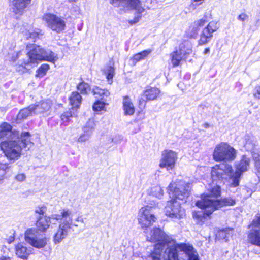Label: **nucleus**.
<instances>
[{
	"mask_svg": "<svg viewBox=\"0 0 260 260\" xmlns=\"http://www.w3.org/2000/svg\"><path fill=\"white\" fill-rule=\"evenodd\" d=\"M25 241L32 247L40 249L47 244L48 239L37 228L28 229L25 232Z\"/></svg>",
	"mask_w": 260,
	"mask_h": 260,
	"instance_id": "8",
	"label": "nucleus"
},
{
	"mask_svg": "<svg viewBox=\"0 0 260 260\" xmlns=\"http://www.w3.org/2000/svg\"><path fill=\"white\" fill-rule=\"evenodd\" d=\"M43 34L40 29H36L35 30H28L25 34V37L27 39H32L34 41L38 38L40 35L42 36Z\"/></svg>",
	"mask_w": 260,
	"mask_h": 260,
	"instance_id": "33",
	"label": "nucleus"
},
{
	"mask_svg": "<svg viewBox=\"0 0 260 260\" xmlns=\"http://www.w3.org/2000/svg\"><path fill=\"white\" fill-rule=\"evenodd\" d=\"M191 188L190 183L181 180L170 184L168 191L170 197L172 199L167 202L165 208L167 216L172 218H181L185 216V210L181 208L180 203L177 199L186 201Z\"/></svg>",
	"mask_w": 260,
	"mask_h": 260,
	"instance_id": "3",
	"label": "nucleus"
},
{
	"mask_svg": "<svg viewBox=\"0 0 260 260\" xmlns=\"http://www.w3.org/2000/svg\"><path fill=\"white\" fill-rule=\"evenodd\" d=\"M79 217H78V218H77L76 219V221H79Z\"/></svg>",
	"mask_w": 260,
	"mask_h": 260,
	"instance_id": "60",
	"label": "nucleus"
},
{
	"mask_svg": "<svg viewBox=\"0 0 260 260\" xmlns=\"http://www.w3.org/2000/svg\"><path fill=\"white\" fill-rule=\"evenodd\" d=\"M146 100L145 97L143 96V94L142 95L139 101V105L140 108H143L145 107Z\"/></svg>",
	"mask_w": 260,
	"mask_h": 260,
	"instance_id": "50",
	"label": "nucleus"
},
{
	"mask_svg": "<svg viewBox=\"0 0 260 260\" xmlns=\"http://www.w3.org/2000/svg\"><path fill=\"white\" fill-rule=\"evenodd\" d=\"M77 1V0H68V2L71 3V2H76Z\"/></svg>",
	"mask_w": 260,
	"mask_h": 260,
	"instance_id": "59",
	"label": "nucleus"
},
{
	"mask_svg": "<svg viewBox=\"0 0 260 260\" xmlns=\"http://www.w3.org/2000/svg\"><path fill=\"white\" fill-rule=\"evenodd\" d=\"M123 7L128 10H135L137 15L135 16L133 20L129 21V23L134 24L138 22L141 18V13L144 12V9L142 4L140 0H122Z\"/></svg>",
	"mask_w": 260,
	"mask_h": 260,
	"instance_id": "13",
	"label": "nucleus"
},
{
	"mask_svg": "<svg viewBox=\"0 0 260 260\" xmlns=\"http://www.w3.org/2000/svg\"><path fill=\"white\" fill-rule=\"evenodd\" d=\"M123 107L124 114L126 115H132L135 113V109L131 99L125 96L123 99Z\"/></svg>",
	"mask_w": 260,
	"mask_h": 260,
	"instance_id": "22",
	"label": "nucleus"
},
{
	"mask_svg": "<svg viewBox=\"0 0 260 260\" xmlns=\"http://www.w3.org/2000/svg\"><path fill=\"white\" fill-rule=\"evenodd\" d=\"M220 193V186H214L208 190V192L203 195L200 200L196 202V205L198 207L205 208V213L207 215H211L215 210L222 207L235 204V201L231 198H225L221 200L213 199L219 196Z\"/></svg>",
	"mask_w": 260,
	"mask_h": 260,
	"instance_id": "6",
	"label": "nucleus"
},
{
	"mask_svg": "<svg viewBox=\"0 0 260 260\" xmlns=\"http://www.w3.org/2000/svg\"><path fill=\"white\" fill-rule=\"evenodd\" d=\"M32 0H13V12L18 15H22L24 9L30 4Z\"/></svg>",
	"mask_w": 260,
	"mask_h": 260,
	"instance_id": "18",
	"label": "nucleus"
},
{
	"mask_svg": "<svg viewBox=\"0 0 260 260\" xmlns=\"http://www.w3.org/2000/svg\"><path fill=\"white\" fill-rule=\"evenodd\" d=\"M103 73L106 75V78L110 84L112 83V79L115 75V69L110 65H106L102 69Z\"/></svg>",
	"mask_w": 260,
	"mask_h": 260,
	"instance_id": "26",
	"label": "nucleus"
},
{
	"mask_svg": "<svg viewBox=\"0 0 260 260\" xmlns=\"http://www.w3.org/2000/svg\"><path fill=\"white\" fill-rule=\"evenodd\" d=\"M46 209L45 206L38 207L35 209V213L43 215L45 212Z\"/></svg>",
	"mask_w": 260,
	"mask_h": 260,
	"instance_id": "49",
	"label": "nucleus"
},
{
	"mask_svg": "<svg viewBox=\"0 0 260 260\" xmlns=\"http://www.w3.org/2000/svg\"><path fill=\"white\" fill-rule=\"evenodd\" d=\"M206 23V21L205 19H203L196 21L193 22L195 26H197L198 28L199 27L204 26Z\"/></svg>",
	"mask_w": 260,
	"mask_h": 260,
	"instance_id": "52",
	"label": "nucleus"
},
{
	"mask_svg": "<svg viewBox=\"0 0 260 260\" xmlns=\"http://www.w3.org/2000/svg\"><path fill=\"white\" fill-rule=\"evenodd\" d=\"M25 54H26V53L23 51H20L17 52H14L12 55V56L11 57V60L13 62H15L16 60H18V62H19L20 59H23V58H25ZM18 63V62H17V63L15 65L16 69V65Z\"/></svg>",
	"mask_w": 260,
	"mask_h": 260,
	"instance_id": "35",
	"label": "nucleus"
},
{
	"mask_svg": "<svg viewBox=\"0 0 260 260\" xmlns=\"http://www.w3.org/2000/svg\"><path fill=\"white\" fill-rule=\"evenodd\" d=\"M43 20L49 28L57 33H60L65 29L66 22L61 17L56 15L47 13L43 16Z\"/></svg>",
	"mask_w": 260,
	"mask_h": 260,
	"instance_id": "11",
	"label": "nucleus"
},
{
	"mask_svg": "<svg viewBox=\"0 0 260 260\" xmlns=\"http://www.w3.org/2000/svg\"><path fill=\"white\" fill-rule=\"evenodd\" d=\"M249 16L245 13H242L239 14L237 17V19L240 21L244 22L248 20Z\"/></svg>",
	"mask_w": 260,
	"mask_h": 260,
	"instance_id": "48",
	"label": "nucleus"
},
{
	"mask_svg": "<svg viewBox=\"0 0 260 260\" xmlns=\"http://www.w3.org/2000/svg\"><path fill=\"white\" fill-rule=\"evenodd\" d=\"M49 69V66L48 64H42L37 70V76L42 77L45 75L46 72Z\"/></svg>",
	"mask_w": 260,
	"mask_h": 260,
	"instance_id": "41",
	"label": "nucleus"
},
{
	"mask_svg": "<svg viewBox=\"0 0 260 260\" xmlns=\"http://www.w3.org/2000/svg\"><path fill=\"white\" fill-rule=\"evenodd\" d=\"M95 126V124L94 120L92 119H89L85 126L83 127V133L88 134L89 136H91Z\"/></svg>",
	"mask_w": 260,
	"mask_h": 260,
	"instance_id": "31",
	"label": "nucleus"
},
{
	"mask_svg": "<svg viewBox=\"0 0 260 260\" xmlns=\"http://www.w3.org/2000/svg\"><path fill=\"white\" fill-rule=\"evenodd\" d=\"M255 99L260 100V86H256L253 92Z\"/></svg>",
	"mask_w": 260,
	"mask_h": 260,
	"instance_id": "47",
	"label": "nucleus"
},
{
	"mask_svg": "<svg viewBox=\"0 0 260 260\" xmlns=\"http://www.w3.org/2000/svg\"><path fill=\"white\" fill-rule=\"evenodd\" d=\"M160 93L158 88L150 87L146 89L143 93V96L147 100H154L157 98Z\"/></svg>",
	"mask_w": 260,
	"mask_h": 260,
	"instance_id": "25",
	"label": "nucleus"
},
{
	"mask_svg": "<svg viewBox=\"0 0 260 260\" xmlns=\"http://www.w3.org/2000/svg\"><path fill=\"white\" fill-rule=\"evenodd\" d=\"M253 252L255 254H260V251H258V250H255V249H253Z\"/></svg>",
	"mask_w": 260,
	"mask_h": 260,
	"instance_id": "58",
	"label": "nucleus"
},
{
	"mask_svg": "<svg viewBox=\"0 0 260 260\" xmlns=\"http://www.w3.org/2000/svg\"><path fill=\"white\" fill-rule=\"evenodd\" d=\"M73 116L72 113L71 111H68L64 112L61 115V118L62 120L64 121H68L69 120V118Z\"/></svg>",
	"mask_w": 260,
	"mask_h": 260,
	"instance_id": "45",
	"label": "nucleus"
},
{
	"mask_svg": "<svg viewBox=\"0 0 260 260\" xmlns=\"http://www.w3.org/2000/svg\"><path fill=\"white\" fill-rule=\"evenodd\" d=\"M122 0H111L110 2L114 7H123V3H122Z\"/></svg>",
	"mask_w": 260,
	"mask_h": 260,
	"instance_id": "51",
	"label": "nucleus"
},
{
	"mask_svg": "<svg viewBox=\"0 0 260 260\" xmlns=\"http://www.w3.org/2000/svg\"><path fill=\"white\" fill-rule=\"evenodd\" d=\"M29 137L28 132H23L19 135L18 139L2 141L0 143L1 149L8 159L14 162L20 157L23 148L29 150L33 145Z\"/></svg>",
	"mask_w": 260,
	"mask_h": 260,
	"instance_id": "5",
	"label": "nucleus"
},
{
	"mask_svg": "<svg viewBox=\"0 0 260 260\" xmlns=\"http://www.w3.org/2000/svg\"><path fill=\"white\" fill-rule=\"evenodd\" d=\"M92 92L95 98L101 99L104 97H108L110 94L108 90L103 89L97 86L93 88Z\"/></svg>",
	"mask_w": 260,
	"mask_h": 260,
	"instance_id": "29",
	"label": "nucleus"
},
{
	"mask_svg": "<svg viewBox=\"0 0 260 260\" xmlns=\"http://www.w3.org/2000/svg\"><path fill=\"white\" fill-rule=\"evenodd\" d=\"M73 116L72 113L71 111H68L64 112L61 115V118L62 120L64 121H68L69 120V118Z\"/></svg>",
	"mask_w": 260,
	"mask_h": 260,
	"instance_id": "46",
	"label": "nucleus"
},
{
	"mask_svg": "<svg viewBox=\"0 0 260 260\" xmlns=\"http://www.w3.org/2000/svg\"><path fill=\"white\" fill-rule=\"evenodd\" d=\"M26 176L24 174H18L15 176V179L18 181L22 182L25 180Z\"/></svg>",
	"mask_w": 260,
	"mask_h": 260,
	"instance_id": "53",
	"label": "nucleus"
},
{
	"mask_svg": "<svg viewBox=\"0 0 260 260\" xmlns=\"http://www.w3.org/2000/svg\"><path fill=\"white\" fill-rule=\"evenodd\" d=\"M147 239L158 242L148 256V260H199L192 246L177 243L159 228H154L147 236Z\"/></svg>",
	"mask_w": 260,
	"mask_h": 260,
	"instance_id": "1",
	"label": "nucleus"
},
{
	"mask_svg": "<svg viewBox=\"0 0 260 260\" xmlns=\"http://www.w3.org/2000/svg\"><path fill=\"white\" fill-rule=\"evenodd\" d=\"M204 209V211H198L193 213V217L196 219L199 222H203L205 219V216H209L210 215H207L205 212V208L199 207Z\"/></svg>",
	"mask_w": 260,
	"mask_h": 260,
	"instance_id": "34",
	"label": "nucleus"
},
{
	"mask_svg": "<svg viewBox=\"0 0 260 260\" xmlns=\"http://www.w3.org/2000/svg\"><path fill=\"white\" fill-rule=\"evenodd\" d=\"M149 194L153 197L160 199L164 194L163 190L160 186L157 185L152 187L148 190Z\"/></svg>",
	"mask_w": 260,
	"mask_h": 260,
	"instance_id": "32",
	"label": "nucleus"
},
{
	"mask_svg": "<svg viewBox=\"0 0 260 260\" xmlns=\"http://www.w3.org/2000/svg\"><path fill=\"white\" fill-rule=\"evenodd\" d=\"M237 151L227 143L221 142L217 145L213 152L216 161H232L236 157Z\"/></svg>",
	"mask_w": 260,
	"mask_h": 260,
	"instance_id": "9",
	"label": "nucleus"
},
{
	"mask_svg": "<svg viewBox=\"0 0 260 260\" xmlns=\"http://www.w3.org/2000/svg\"><path fill=\"white\" fill-rule=\"evenodd\" d=\"M73 116L72 113L71 111H68L64 112L61 115V118L62 120L64 121H68L69 120V118Z\"/></svg>",
	"mask_w": 260,
	"mask_h": 260,
	"instance_id": "44",
	"label": "nucleus"
},
{
	"mask_svg": "<svg viewBox=\"0 0 260 260\" xmlns=\"http://www.w3.org/2000/svg\"><path fill=\"white\" fill-rule=\"evenodd\" d=\"M51 217H41L36 223L37 228L40 230L42 233L45 232L49 226L50 224V220L53 219Z\"/></svg>",
	"mask_w": 260,
	"mask_h": 260,
	"instance_id": "23",
	"label": "nucleus"
},
{
	"mask_svg": "<svg viewBox=\"0 0 260 260\" xmlns=\"http://www.w3.org/2000/svg\"><path fill=\"white\" fill-rule=\"evenodd\" d=\"M192 52V45L188 41H185L179 45L178 50L174 51L172 54L171 62L173 66H177L182 59H185L186 56Z\"/></svg>",
	"mask_w": 260,
	"mask_h": 260,
	"instance_id": "10",
	"label": "nucleus"
},
{
	"mask_svg": "<svg viewBox=\"0 0 260 260\" xmlns=\"http://www.w3.org/2000/svg\"><path fill=\"white\" fill-rule=\"evenodd\" d=\"M247 240L251 244L260 247V230L251 228L248 233Z\"/></svg>",
	"mask_w": 260,
	"mask_h": 260,
	"instance_id": "20",
	"label": "nucleus"
},
{
	"mask_svg": "<svg viewBox=\"0 0 260 260\" xmlns=\"http://www.w3.org/2000/svg\"><path fill=\"white\" fill-rule=\"evenodd\" d=\"M58 59L57 54L51 50L33 44L31 49L25 54V58L19 61L16 65V71L20 74H23L37 66L40 61L54 63Z\"/></svg>",
	"mask_w": 260,
	"mask_h": 260,
	"instance_id": "4",
	"label": "nucleus"
},
{
	"mask_svg": "<svg viewBox=\"0 0 260 260\" xmlns=\"http://www.w3.org/2000/svg\"><path fill=\"white\" fill-rule=\"evenodd\" d=\"M204 127L206 128H208L209 127V124L207 123H205L204 124Z\"/></svg>",
	"mask_w": 260,
	"mask_h": 260,
	"instance_id": "57",
	"label": "nucleus"
},
{
	"mask_svg": "<svg viewBox=\"0 0 260 260\" xmlns=\"http://www.w3.org/2000/svg\"><path fill=\"white\" fill-rule=\"evenodd\" d=\"M248 228L260 230V214H257L254 216Z\"/></svg>",
	"mask_w": 260,
	"mask_h": 260,
	"instance_id": "38",
	"label": "nucleus"
},
{
	"mask_svg": "<svg viewBox=\"0 0 260 260\" xmlns=\"http://www.w3.org/2000/svg\"><path fill=\"white\" fill-rule=\"evenodd\" d=\"M20 135L18 131H12V126L6 122L0 125V139L6 138V140L18 139Z\"/></svg>",
	"mask_w": 260,
	"mask_h": 260,
	"instance_id": "17",
	"label": "nucleus"
},
{
	"mask_svg": "<svg viewBox=\"0 0 260 260\" xmlns=\"http://www.w3.org/2000/svg\"><path fill=\"white\" fill-rule=\"evenodd\" d=\"M8 168V165L3 164L0 162V183L4 179V176L6 173V169Z\"/></svg>",
	"mask_w": 260,
	"mask_h": 260,
	"instance_id": "42",
	"label": "nucleus"
},
{
	"mask_svg": "<svg viewBox=\"0 0 260 260\" xmlns=\"http://www.w3.org/2000/svg\"><path fill=\"white\" fill-rule=\"evenodd\" d=\"M152 51L151 49H149L135 54L132 58L133 63L136 64L138 61L145 59Z\"/></svg>",
	"mask_w": 260,
	"mask_h": 260,
	"instance_id": "28",
	"label": "nucleus"
},
{
	"mask_svg": "<svg viewBox=\"0 0 260 260\" xmlns=\"http://www.w3.org/2000/svg\"><path fill=\"white\" fill-rule=\"evenodd\" d=\"M82 97L76 91L73 92L70 97V102L72 108H78L81 103Z\"/></svg>",
	"mask_w": 260,
	"mask_h": 260,
	"instance_id": "27",
	"label": "nucleus"
},
{
	"mask_svg": "<svg viewBox=\"0 0 260 260\" xmlns=\"http://www.w3.org/2000/svg\"><path fill=\"white\" fill-rule=\"evenodd\" d=\"M123 139V137L121 135H117L113 139H112V142L115 143H120Z\"/></svg>",
	"mask_w": 260,
	"mask_h": 260,
	"instance_id": "54",
	"label": "nucleus"
},
{
	"mask_svg": "<svg viewBox=\"0 0 260 260\" xmlns=\"http://www.w3.org/2000/svg\"><path fill=\"white\" fill-rule=\"evenodd\" d=\"M242 143L245 150L251 153L252 156L254 153H260V151L257 148V141L253 136L246 134L242 138Z\"/></svg>",
	"mask_w": 260,
	"mask_h": 260,
	"instance_id": "16",
	"label": "nucleus"
},
{
	"mask_svg": "<svg viewBox=\"0 0 260 260\" xmlns=\"http://www.w3.org/2000/svg\"><path fill=\"white\" fill-rule=\"evenodd\" d=\"M209 53H210V48H207L204 50V54H209Z\"/></svg>",
	"mask_w": 260,
	"mask_h": 260,
	"instance_id": "55",
	"label": "nucleus"
},
{
	"mask_svg": "<svg viewBox=\"0 0 260 260\" xmlns=\"http://www.w3.org/2000/svg\"><path fill=\"white\" fill-rule=\"evenodd\" d=\"M184 50H186V47L184 48Z\"/></svg>",
	"mask_w": 260,
	"mask_h": 260,
	"instance_id": "61",
	"label": "nucleus"
},
{
	"mask_svg": "<svg viewBox=\"0 0 260 260\" xmlns=\"http://www.w3.org/2000/svg\"><path fill=\"white\" fill-rule=\"evenodd\" d=\"M105 103L100 100H97L93 105L92 108L94 111H105Z\"/></svg>",
	"mask_w": 260,
	"mask_h": 260,
	"instance_id": "39",
	"label": "nucleus"
},
{
	"mask_svg": "<svg viewBox=\"0 0 260 260\" xmlns=\"http://www.w3.org/2000/svg\"><path fill=\"white\" fill-rule=\"evenodd\" d=\"M77 88L78 90L82 94H87L90 89L89 84L84 82L79 83Z\"/></svg>",
	"mask_w": 260,
	"mask_h": 260,
	"instance_id": "37",
	"label": "nucleus"
},
{
	"mask_svg": "<svg viewBox=\"0 0 260 260\" xmlns=\"http://www.w3.org/2000/svg\"><path fill=\"white\" fill-rule=\"evenodd\" d=\"M0 260H11L10 257H2L0 258Z\"/></svg>",
	"mask_w": 260,
	"mask_h": 260,
	"instance_id": "56",
	"label": "nucleus"
},
{
	"mask_svg": "<svg viewBox=\"0 0 260 260\" xmlns=\"http://www.w3.org/2000/svg\"><path fill=\"white\" fill-rule=\"evenodd\" d=\"M252 157L254 161L255 173L260 181V153H254Z\"/></svg>",
	"mask_w": 260,
	"mask_h": 260,
	"instance_id": "30",
	"label": "nucleus"
},
{
	"mask_svg": "<svg viewBox=\"0 0 260 260\" xmlns=\"http://www.w3.org/2000/svg\"><path fill=\"white\" fill-rule=\"evenodd\" d=\"M34 108L32 105L27 108L21 110L17 116V120L21 121L26 118L29 116L35 115Z\"/></svg>",
	"mask_w": 260,
	"mask_h": 260,
	"instance_id": "24",
	"label": "nucleus"
},
{
	"mask_svg": "<svg viewBox=\"0 0 260 260\" xmlns=\"http://www.w3.org/2000/svg\"><path fill=\"white\" fill-rule=\"evenodd\" d=\"M199 28L195 26L194 24L192 23L189 27L188 30L186 31L187 35L189 38H196L198 33Z\"/></svg>",
	"mask_w": 260,
	"mask_h": 260,
	"instance_id": "36",
	"label": "nucleus"
},
{
	"mask_svg": "<svg viewBox=\"0 0 260 260\" xmlns=\"http://www.w3.org/2000/svg\"><path fill=\"white\" fill-rule=\"evenodd\" d=\"M219 28L217 22H210L208 25L204 28L200 35L198 44L203 45L210 41L213 37V33L215 32Z\"/></svg>",
	"mask_w": 260,
	"mask_h": 260,
	"instance_id": "14",
	"label": "nucleus"
},
{
	"mask_svg": "<svg viewBox=\"0 0 260 260\" xmlns=\"http://www.w3.org/2000/svg\"><path fill=\"white\" fill-rule=\"evenodd\" d=\"M233 230L230 229H225L220 231L219 232V236L223 239H225L226 241H228V239L232 236Z\"/></svg>",
	"mask_w": 260,
	"mask_h": 260,
	"instance_id": "40",
	"label": "nucleus"
},
{
	"mask_svg": "<svg viewBox=\"0 0 260 260\" xmlns=\"http://www.w3.org/2000/svg\"><path fill=\"white\" fill-rule=\"evenodd\" d=\"M34 108L35 114L37 115L48 112L52 106V102L50 100H46L39 102L36 105H32Z\"/></svg>",
	"mask_w": 260,
	"mask_h": 260,
	"instance_id": "19",
	"label": "nucleus"
},
{
	"mask_svg": "<svg viewBox=\"0 0 260 260\" xmlns=\"http://www.w3.org/2000/svg\"><path fill=\"white\" fill-rule=\"evenodd\" d=\"M15 252L18 257L23 259H27L31 253V250L27 249L23 244L18 243L15 246Z\"/></svg>",
	"mask_w": 260,
	"mask_h": 260,
	"instance_id": "21",
	"label": "nucleus"
},
{
	"mask_svg": "<svg viewBox=\"0 0 260 260\" xmlns=\"http://www.w3.org/2000/svg\"><path fill=\"white\" fill-rule=\"evenodd\" d=\"M251 159L243 155L239 160L235 162V171L234 172L231 165L221 163L212 168L211 177L213 180H222L229 177L231 185L235 187L239 185V181L243 174L250 167Z\"/></svg>",
	"mask_w": 260,
	"mask_h": 260,
	"instance_id": "2",
	"label": "nucleus"
},
{
	"mask_svg": "<svg viewBox=\"0 0 260 260\" xmlns=\"http://www.w3.org/2000/svg\"><path fill=\"white\" fill-rule=\"evenodd\" d=\"M152 207H142L139 212L138 221L143 229L147 228L155 221L156 217L153 214Z\"/></svg>",
	"mask_w": 260,
	"mask_h": 260,
	"instance_id": "12",
	"label": "nucleus"
},
{
	"mask_svg": "<svg viewBox=\"0 0 260 260\" xmlns=\"http://www.w3.org/2000/svg\"><path fill=\"white\" fill-rule=\"evenodd\" d=\"M177 154L173 151L165 150L162 153V157L160 160L159 167L166 168L167 170L172 169L177 160Z\"/></svg>",
	"mask_w": 260,
	"mask_h": 260,
	"instance_id": "15",
	"label": "nucleus"
},
{
	"mask_svg": "<svg viewBox=\"0 0 260 260\" xmlns=\"http://www.w3.org/2000/svg\"><path fill=\"white\" fill-rule=\"evenodd\" d=\"M90 137L91 136H89L88 134L83 133L80 135V136L77 139V142L79 143L86 142L90 138Z\"/></svg>",
	"mask_w": 260,
	"mask_h": 260,
	"instance_id": "43",
	"label": "nucleus"
},
{
	"mask_svg": "<svg viewBox=\"0 0 260 260\" xmlns=\"http://www.w3.org/2000/svg\"><path fill=\"white\" fill-rule=\"evenodd\" d=\"M72 212L69 209L60 210L59 214L52 215V218L56 220H60L59 226L55 233L53 239L55 244L60 243L68 235L73 225L78 226L73 223Z\"/></svg>",
	"mask_w": 260,
	"mask_h": 260,
	"instance_id": "7",
	"label": "nucleus"
}]
</instances>
